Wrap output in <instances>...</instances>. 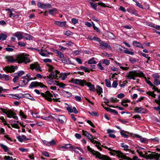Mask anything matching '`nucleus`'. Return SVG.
Returning a JSON list of instances; mask_svg holds the SVG:
<instances>
[{"label":"nucleus","mask_w":160,"mask_h":160,"mask_svg":"<svg viewBox=\"0 0 160 160\" xmlns=\"http://www.w3.org/2000/svg\"><path fill=\"white\" fill-rule=\"evenodd\" d=\"M61 60L62 61V62L64 63L67 64H72V63L71 62V61H70L69 59L67 58H64V57L63 58H62Z\"/></svg>","instance_id":"obj_26"},{"label":"nucleus","mask_w":160,"mask_h":160,"mask_svg":"<svg viewBox=\"0 0 160 160\" xmlns=\"http://www.w3.org/2000/svg\"><path fill=\"white\" fill-rule=\"evenodd\" d=\"M17 138L18 140L21 142H22L24 140H29V139L27 138L24 135H22L21 136H18L17 137Z\"/></svg>","instance_id":"obj_25"},{"label":"nucleus","mask_w":160,"mask_h":160,"mask_svg":"<svg viewBox=\"0 0 160 160\" xmlns=\"http://www.w3.org/2000/svg\"><path fill=\"white\" fill-rule=\"evenodd\" d=\"M90 4L92 8L95 9H96L97 6L96 4L92 2H90Z\"/></svg>","instance_id":"obj_61"},{"label":"nucleus","mask_w":160,"mask_h":160,"mask_svg":"<svg viewBox=\"0 0 160 160\" xmlns=\"http://www.w3.org/2000/svg\"><path fill=\"white\" fill-rule=\"evenodd\" d=\"M7 35L5 34L1 33V40H5L7 38Z\"/></svg>","instance_id":"obj_46"},{"label":"nucleus","mask_w":160,"mask_h":160,"mask_svg":"<svg viewBox=\"0 0 160 160\" xmlns=\"http://www.w3.org/2000/svg\"><path fill=\"white\" fill-rule=\"evenodd\" d=\"M124 52L125 53L131 55H133L134 54V52L129 51L127 49L125 50L124 51Z\"/></svg>","instance_id":"obj_50"},{"label":"nucleus","mask_w":160,"mask_h":160,"mask_svg":"<svg viewBox=\"0 0 160 160\" xmlns=\"http://www.w3.org/2000/svg\"><path fill=\"white\" fill-rule=\"evenodd\" d=\"M56 52L58 54V56L60 57L61 59L64 57L63 54L59 51L56 50Z\"/></svg>","instance_id":"obj_40"},{"label":"nucleus","mask_w":160,"mask_h":160,"mask_svg":"<svg viewBox=\"0 0 160 160\" xmlns=\"http://www.w3.org/2000/svg\"><path fill=\"white\" fill-rule=\"evenodd\" d=\"M97 92L98 95H100L101 94V93L102 92V88L98 85L97 86Z\"/></svg>","instance_id":"obj_33"},{"label":"nucleus","mask_w":160,"mask_h":160,"mask_svg":"<svg viewBox=\"0 0 160 160\" xmlns=\"http://www.w3.org/2000/svg\"><path fill=\"white\" fill-rule=\"evenodd\" d=\"M57 85L60 88H64L66 86V84L61 82L58 83Z\"/></svg>","instance_id":"obj_54"},{"label":"nucleus","mask_w":160,"mask_h":160,"mask_svg":"<svg viewBox=\"0 0 160 160\" xmlns=\"http://www.w3.org/2000/svg\"><path fill=\"white\" fill-rule=\"evenodd\" d=\"M23 33L22 32H17L14 33V36L16 37L18 40L22 39L23 34Z\"/></svg>","instance_id":"obj_21"},{"label":"nucleus","mask_w":160,"mask_h":160,"mask_svg":"<svg viewBox=\"0 0 160 160\" xmlns=\"http://www.w3.org/2000/svg\"><path fill=\"white\" fill-rule=\"evenodd\" d=\"M4 159L6 160H13L12 157L9 156H4Z\"/></svg>","instance_id":"obj_57"},{"label":"nucleus","mask_w":160,"mask_h":160,"mask_svg":"<svg viewBox=\"0 0 160 160\" xmlns=\"http://www.w3.org/2000/svg\"><path fill=\"white\" fill-rule=\"evenodd\" d=\"M18 68V67L17 66H8L5 67L3 69L8 72L12 73L14 72L15 70H17Z\"/></svg>","instance_id":"obj_7"},{"label":"nucleus","mask_w":160,"mask_h":160,"mask_svg":"<svg viewBox=\"0 0 160 160\" xmlns=\"http://www.w3.org/2000/svg\"><path fill=\"white\" fill-rule=\"evenodd\" d=\"M72 82L74 84H79L82 86H83L85 83L86 82V81L84 80L72 79Z\"/></svg>","instance_id":"obj_14"},{"label":"nucleus","mask_w":160,"mask_h":160,"mask_svg":"<svg viewBox=\"0 0 160 160\" xmlns=\"http://www.w3.org/2000/svg\"><path fill=\"white\" fill-rule=\"evenodd\" d=\"M133 44L134 46L138 47H142V45L139 42L137 41H133Z\"/></svg>","instance_id":"obj_37"},{"label":"nucleus","mask_w":160,"mask_h":160,"mask_svg":"<svg viewBox=\"0 0 160 160\" xmlns=\"http://www.w3.org/2000/svg\"><path fill=\"white\" fill-rule=\"evenodd\" d=\"M121 147L123 148L124 150L128 151L129 150H130V149L129 148V146L124 144V143H121Z\"/></svg>","instance_id":"obj_29"},{"label":"nucleus","mask_w":160,"mask_h":160,"mask_svg":"<svg viewBox=\"0 0 160 160\" xmlns=\"http://www.w3.org/2000/svg\"><path fill=\"white\" fill-rule=\"evenodd\" d=\"M84 84L87 85L88 87H89L90 90L93 91L94 90V85L92 84L90 82H87L86 81V82Z\"/></svg>","instance_id":"obj_28"},{"label":"nucleus","mask_w":160,"mask_h":160,"mask_svg":"<svg viewBox=\"0 0 160 160\" xmlns=\"http://www.w3.org/2000/svg\"><path fill=\"white\" fill-rule=\"evenodd\" d=\"M28 56L27 54H19L16 56V59L13 56L9 55L6 56L5 58L7 62L10 63H14L17 61L19 63H24L26 64L30 62Z\"/></svg>","instance_id":"obj_1"},{"label":"nucleus","mask_w":160,"mask_h":160,"mask_svg":"<svg viewBox=\"0 0 160 160\" xmlns=\"http://www.w3.org/2000/svg\"><path fill=\"white\" fill-rule=\"evenodd\" d=\"M25 38L27 40H30L32 39V37L29 34H26L24 36Z\"/></svg>","instance_id":"obj_44"},{"label":"nucleus","mask_w":160,"mask_h":160,"mask_svg":"<svg viewBox=\"0 0 160 160\" xmlns=\"http://www.w3.org/2000/svg\"><path fill=\"white\" fill-rule=\"evenodd\" d=\"M137 151L138 152L139 155L141 157L146 158L149 159H153V158H150L149 155H151L152 153L153 154V153H154V152H151L150 151H148V152H145V154H143L142 152H140L138 150Z\"/></svg>","instance_id":"obj_10"},{"label":"nucleus","mask_w":160,"mask_h":160,"mask_svg":"<svg viewBox=\"0 0 160 160\" xmlns=\"http://www.w3.org/2000/svg\"><path fill=\"white\" fill-rule=\"evenodd\" d=\"M105 81L106 86L108 87H110L111 84L110 81L108 79H106Z\"/></svg>","instance_id":"obj_48"},{"label":"nucleus","mask_w":160,"mask_h":160,"mask_svg":"<svg viewBox=\"0 0 160 160\" xmlns=\"http://www.w3.org/2000/svg\"><path fill=\"white\" fill-rule=\"evenodd\" d=\"M13 76L14 77V78L13 79V82L14 83L17 82L18 79L19 77H18L17 75H14V76Z\"/></svg>","instance_id":"obj_53"},{"label":"nucleus","mask_w":160,"mask_h":160,"mask_svg":"<svg viewBox=\"0 0 160 160\" xmlns=\"http://www.w3.org/2000/svg\"><path fill=\"white\" fill-rule=\"evenodd\" d=\"M24 72L23 71H20L17 73H14V75H17L19 77L23 75L24 73Z\"/></svg>","instance_id":"obj_41"},{"label":"nucleus","mask_w":160,"mask_h":160,"mask_svg":"<svg viewBox=\"0 0 160 160\" xmlns=\"http://www.w3.org/2000/svg\"><path fill=\"white\" fill-rule=\"evenodd\" d=\"M107 132L110 137L112 138H114L116 137L115 135L112 133L113 132V131L110 129H108L107 131Z\"/></svg>","instance_id":"obj_30"},{"label":"nucleus","mask_w":160,"mask_h":160,"mask_svg":"<svg viewBox=\"0 0 160 160\" xmlns=\"http://www.w3.org/2000/svg\"><path fill=\"white\" fill-rule=\"evenodd\" d=\"M88 63L89 64H95L97 63V62L95 60V58H92L88 61Z\"/></svg>","instance_id":"obj_31"},{"label":"nucleus","mask_w":160,"mask_h":160,"mask_svg":"<svg viewBox=\"0 0 160 160\" xmlns=\"http://www.w3.org/2000/svg\"><path fill=\"white\" fill-rule=\"evenodd\" d=\"M48 12L49 14L53 15L57 13V9L56 8H53L52 9L49 10Z\"/></svg>","instance_id":"obj_32"},{"label":"nucleus","mask_w":160,"mask_h":160,"mask_svg":"<svg viewBox=\"0 0 160 160\" xmlns=\"http://www.w3.org/2000/svg\"><path fill=\"white\" fill-rule=\"evenodd\" d=\"M63 93L66 97H70L72 96L71 93L68 91H63Z\"/></svg>","instance_id":"obj_35"},{"label":"nucleus","mask_w":160,"mask_h":160,"mask_svg":"<svg viewBox=\"0 0 160 160\" xmlns=\"http://www.w3.org/2000/svg\"><path fill=\"white\" fill-rule=\"evenodd\" d=\"M30 66V68L32 69H35L36 70H39L40 68L37 63L31 64Z\"/></svg>","instance_id":"obj_22"},{"label":"nucleus","mask_w":160,"mask_h":160,"mask_svg":"<svg viewBox=\"0 0 160 160\" xmlns=\"http://www.w3.org/2000/svg\"><path fill=\"white\" fill-rule=\"evenodd\" d=\"M149 156L150 158L155 159L156 160H160V154L154 152V153L149 155Z\"/></svg>","instance_id":"obj_18"},{"label":"nucleus","mask_w":160,"mask_h":160,"mask_svg":"<svg viewBox=\"0 0 160 160\" xmlns=\"http://www.w3.org/2000/svg\"><path fill=\"white\" fill-rule=\"evenodd\" d=\"M101 61H99V63L97 64L98 68L101 70H103L104 69V68L102 66Z\"/></svg>","instance_id":"obj_39"},{"label":"nucleus","mask_w":160,"mask_h":160,"mask_svg":"<svg viewBox=\"0 0 160 160\" xmlns=\"http://www.w3.org/2000/svg\"><path fill=\"white\" fill-rule=\"evenodd\" d=\"M19 115L22 118L24 119H26L27 118V116L24 114V113L23 112L22 110H20V111L19 112Z\"/></svg>","instance_id":"obj_49"},{"label":"nucleus","mask_w":160,"mask_h":160,"mask_svg":"<svg viewBox=\"0 0 160 160\" xmlns=\"http://www.w3.org/2000/svg\"><path fill=\"white\" fill-rule=\"evenodd\" d=\"M98 5L101 6L102 7H108V6H107L105 4L101 2H99L98 3Z\"/></svg>","instance_id":"obj_59"},{"label":"nucleus","mask_w":160,"mask_h":160,"mask_svg":"<svg viewBox=\"0 0 160 160\" xmlns=\"http://www.w3.org/2000/svg\"><path fill=\"white\" fill-rule=\"evenodd\" d=\"M37 6L39 8L42 9L50 8L52 7L51 5L50 4L42 3L40 2H38Z\"/></svg>","instance_id":"obj_13"},{"label":"nucleus","mask_w":160,"mask_h":160,"mask_svg":"<svg viewBox=\"0 0 160 160\" xmlns=\"http://www.w3.org/2000/svg\"><path fill=\"white\" fill-rule=\"evenodd\" d=\"M147 83L150 85L151 87L152 88V89L155 91L157 92H159V89L157 87H155L150 81H148Z\"/></svg>","instance_id":"obj_27"},{"label":"nucleus","mask_w":160,"mask_h":160,"mask_svg":"<svg viewBox=\"0 0 160 160\" xmlns=\"http://www.w3.org/2000/svg\"><path fill=\"white\" fill-rule=\"evenodd\" d=\"M103 56H106L107 57H111L112 56L111 54H109L107 53L106 52H104L102 53Z\"/></svg>","instance_id":"obj_52"},{"label":"nucleus","mask_w":160,"mask_h":160,"mask_svg":"<svg viewBox=\"0 0 160 160\" xmlns=\"http://www.w3.org/2000/svg\"><path fill=\"white\" fill-rule=\"evenodd\" d=\"M74 148L70 144H65L63 146L59 147V149L62 151H65L66 150L69 149L70 150L72 151Z\"/></svg>","instance_id":"obj_9"},{"label":"nucleus","mask_w":160,"mask_h":160,"mask_svg":"<svg viewBox=\"0 0 160 160\" xmlns=\"http://www.w3.org/2000/svg\"><path fill=\"white\" fill-rule=\"evenodd\" d=\"M155 101L157 104L159 105H160V95L158 96V99H156Z\"/></svg>","instance_id":"obj_60"},{"label":"nucleus","mask_w":160,"mask_h":160,"mask_svg":"<svg viewBox=\"0 0 160 160\" xmlns=\"http://www.w3.org/2000/svg\"><path fill=\"white\" fill-rule=\"evenodd\" d=\"M54 24L58 26L61 27H65L66 25V22L64 21H55L54 22Z\"/></svg>","instance_id":"obj_16"},{"label":"nucleus","mask_w":160,"mask_h":160,"mask_svg":"<svg viewBox=\"0 0 160 160\" xmlns=\"http://www.w3.org/2000/svg\"><path fill=\"white\" fill-rule=\"evenodd\" d=\"M59 72L58 70H55V72H51L48 76V77L49 78H51L50 80V81H52L53 78H54L55 76L57 74H59Z\"/></svg>","instance_id":"obj_15"},{"label":"nucleus","mask_w":160,"mask_h":160,"mask_svg":"<svg viewBox=\"0 0 160 160\" xmlns=\"http://www.w3.org/2000/svg\"><path fill=\"white\" fill-rule=\"evenodd\" d=\"M80 68L81 69L84 70L86 72H89L90 71V69L86 67L83 66H82L80 67Z\"/></svg>","instance_id":"obj_45"},{"label":"nucleus","mask_w":160,"mask_h":160,"mask_svg":"<svg viewBox=\"0 0 160 160\" xmlns=\"http://www.w3.org/2000/svg\"><path fill=\"white\" fill-rule=\"evenodd\" d=\"M129 61L132 63H134L138 62V60L135 58H131L129 59Z\"/></svg>","instance_id":"obj_42"},{"label":"nucleus","mask_w":160,"mask_h":160,"mask_svg":"<svg viewBox=\"0 0 160 160\" xmlns=\"http://www.w3.org/2000/svg\"><path fill=\"white\" fill-rule=\"evenodd\" d=\"M0 109L3 112L5 113L7 117L9 118H13L14 119L17 120L18 119V117L16 116V114L11 110H7L2 108H0Z\"/></svg>","instance_id":"obj_5"},{"label":"nucleus","mask_w":160,"mask_h":160,"mask_svg":"<svg viewBox=\"0 0 160 160\" xmlns=\"http://www.w3.org/2000/svg\"><path fill=\"white\" fill-rule=\"evenodd\" d=\"M41 95L42 97H44L45 99L48 101L51 102L53 100L55 102H59V98H52V97H53L52 94L49 91H47L45 92V93H41Z\"/></svg>","instance_id":"obj_4"},{"label":"nucleus","mask_w":160,"mask_h":160,"mask_svg":"<svg viewBox=\"0 0 160 160\" xmlns=\"http://www.w3.org/2000/svg\"><path fill=\"white\" fill-rule=\"evenodd\" d=\"M111 69L113 71H118L119 70V68H117L114 66L111 67Z\"/></svg>","instance_id":"obj_63"},{"label":"nucleus","mask_w":160,"mask_h":160,"mask_svg":"<svg viewBox=\"0 0 160 160\" xmlns=\"http://www.w3.org/2000/svg\"><path fill=\"white\" fill-rule=\"evenodd\" d=\"M100 48L102 49L108 48L110 50L112 49L110 45L107 42L101 41L99 43Z\"/></svg>","instance_id":"obj_12"},{"label":"nucleus","mask_w":160,"mask_h":160,"mask_svg":"<svg viewBox=\"0 0 160 160\" xmlns=\"http://www.w3.org/2000/svg\"><path fill=\"white\" fill-rule=\"evenodd\" d=\"M88 151H90L93 155H95L96 157L102 160H111V158L105 155H102L99 152L92 150L89 146L87 147Z\"/></svg>","instance_id":"obj_2"},{"label":"nucleus","mask_w":160,"mask_h":160,"mask_svg":"<svg viewBox=\"0 0 160 160\" xmlns=\"http://www.w3.org/2000/svg\"><path fill=\"white\" fill-rule=\"evenodd\" d=\"M56 120H58L60 123L63 124L64 121L66 120V118L64 116L60 115Z\"/></svg>","instance_id":"obj_23"},{"label":"nucleus","mask_w":160,"mask_h":160,"mask_svg":"<svg viewBox=\"0 0 160 160\" xmlns=\"http://www.w3.org/2000/svg\"><path fill=\"white\" fill-rule=\"evenodd\" d=\"M82 132V135L87 137V138L89 140H91L93 138L92 136L87 132V131L83 130Z\"/></svg>","instance_id":"obj_24"},{"label":"nucleus","mask_w":160,"mask_h":160,"mask_svg":"<svg viewBox=\"0 0 160 160\" xmlns=\"http://www.w3.org/2000/svg\"><path fill=\"white\" fill-rule=\"evenodd\" d=\"M42 154L46 157H49V155L48 153L46 151H43L42 152Z\"/></svg>","instance_id":"obj_55"},{"label":"nucleus","mask_w":160,"mask_h":160,"mask_svg":"<svg viewBox=\"0 0 160 160\" xmlns=\"http://www.w3.org/2000/svg\"><path fill=\"white\" fill-rule=\"evenodd\" d=\"M140 140L142 142L147 143L148 142L147 139L145 138L141 137L140 138Z\"/></svg>","instance_id":"obj_47"},{"label":"nucleus","mask_w":160,"mask_h":160,"mask_svg":"<svg viewBox=\"0 0 160 160\" xmlns=\"http://www.w3.org/2000/svg\"><path fill=\"white\" fill-rule=\"evenodd\" d=\"M7 10L9 11V17H11L12 16L13 17L15 18L18 19V20L21 19V17H20V15L19 14H16V13H17V12L14 11L13 9H7Z\"/></svg>","instance_id":"obj_8"},{"label":"nucleus","mask_w":160,"mask_h":160,"mask_svg":"<svg viewBox=\"0 0 160 160\" xmlns=\"http://www.w3.org/2000/svg\"><path fill=\"white\" fill-rule=\"evenodd\" d=\"M92 26H93V27L94 28V29L97 32H100V30H99V29L97 27H96L95 26V25L94 24V23L93 22H92Z\"/></svg>","instance_id":"obj_51"},{"label":"nucleus","mask_w":160,"mask_h":160,"mask_svg":"<svg viewBox=\"0 0 160 160\" xmlns=\"http://www.w3.org/2000/svg\"><path fill=\"white\" fill-rule=\"evenodd\" d=\"M154 83L155 85L157 86L160 84V81L157 79H155Z\"/></svg>","instance_id":"obj_56"},{"label":"nucleus","mask_w":160,"mask_h":160,"mask_svg":"<svg viewBox=\"0 0 160 160\" xmlns=\"http://www.w3.org/2000/svg\"><path fill=\"white\" fill-rule=\"evenodd\" d=\"M19 150L22 152H27L28 151L27 149L20 148H19Z\"/></svg>","instance_id":"obj_62"},{"label":"nucleus","mask_w":160,"mask_h":160,"mask_svg":"<svg viewBox=\"0 0 160 160\" xmlns=\"http://www.w3.org/2000/svg\"><path fill=\"white\" fill-rule=\"evenodd\" d=\"M25 97L26 98H28L32 101H35V99L34 98L30 96V95L28 93L26 94L25 95Z\"/></svg>","instance_id":"obj_43"},{"label":"nucleus","mask_w":160,"mask_h":160,"mask_svg":"<svg viewBox=\"0 0 160 160\" xmlns=\"http://www.w3.org/2000/svg\"><path fill=\"white\" fill-rule=\"evenodd\" d=\"M127 132L124 130H121L120 131V133L122 136L124 137L125 138H127L128 137V136L127 135L126 133Z\"/></svg>","instance_id":"obj_38"},{"label":"nucleus","mask_w":160,"mask_h":160,"mask_svg":"<svg viewBox=\"0 0 160 160\" xmlns=\"http://www.w3.org/2000/svg\"><path fill=\"white\" fill-rule=\"evenodd\" d=\"M38 86L40 87L41 88L45 87V85L41 82H32L29 85V88H32L33 87H36Z\"/></svg>","instance_id":"obj_11"},{"label":"nucleus","mask_w":160,"mask_h":160,"mask_svg":"<svg viewBox=\"0 0 160 160\" xmlns=\"http://www.w3.org/2000/svg\"><path fill=\"white\" fill-rule=\"evenodd\" d=\"M110 153L112 155H116L119 158L125 160H128V158L120 151L114 150H112V152H110Z\"/></svg>","instance_id":"obj_6"},{"label":"nucleus","mask_w":160,"mask_h":160,"mask_svg":"<svg viewBox=\"0 0 160 160\" xmlns=\"http://www.w3.org/2000/svg\"><path fill=\"white\" fill-rule=\"evenodd\" d=\"M134 111L138 113H145L146 112L145 109L141 107H136L135 108Z\"/></svg>","instance_id":"obj_19"},{"label":"nucleus","mask_w":160,"mask_h":160,"mask_svg":"<svg viewBox=\"0 0 160 160\" xmlns=\"http://www.w3.org/2000/svg\"><path fill=\"white\" fill-rule=\"evenodd\" d=\"M43 142L44 145L48 146L55 145L56 144L55 141L52 140L51 141L48 142L46 140H43Z\"/></svg>","instance_id":"obj_17"},{"label":"nucleus","mask_w":160,"mask_h":160,"mask_svg":"<svg viewBox=\"0 0 160 160\" xmlns=\"http://www.w3.org/2000/svg\"><path fill=\"white\" fill-rule=\"evenodd\" d=\"M144 76L143 73L141 71H132L129 72L127 75V78L130 79L135 80V77H143Z\"/></svg>","instance_id":"obj_3"},{"label":"nucleus","mask_w":160,"mask_h":160,"mask_svg":"<svg viewBox=\"0 0 160 160\" xmlns=\"http://www.w3.org/2000/svg\"><path fill=\"white\" fill-rule=\"evenodd\" d=\"M106 66H108L110 63L109 60L107 59H103L101 61Z\"/></svg>","instance_id":"obj_36"},{"label":"nucleus","mask_w":160,"mask_h":160,"mask_svg":"<svg viewBox=\"0 0 160 160\" xmlns=\"http://www.w3.org/2000/svg\"><path fill=\"white\" fill-rule=\"evenodd\" d=\"M65 45H67L69 46L72 47L73 45L74 44V43L71 42V41H68L67 43L65 44Z\"/></svg>","instance_id":"obj_58"},{"label":"nucleus","mask_w":160,"mask_h":160,"mask_svg":"<svg viewBox=\"0 0 160 160\" xmlns=\"http://www.w3.org/2000/svg\"><path fill=\"white\" fill-rule=\"evenodd\" d=\"M0 145L1 147L3 149L5 152H8L9 151V150L7 146L4 145L3 144H1Z\"/></svg>","instance_id":"obj_34"},{"label":"nucleus","mask_w":160,"mask_h":160,"mask_svg":"<svg viewBox=\"0 0 160 160\" xmlns=\"http://www.w3.org/2000/svg\"><path fill=\"white\" fill-rule=\"evenodd\" d=\"M125 95L124 94L120 93L118 95L117 97L118 98H122L124 97Z\"/></svg>","instance_id":"obj_64"},{"label":"nucleus","mask_w":160,"mask_h":160,"mask_svg":"<svg viewBox=\"0 0 160 160\" xmlns=\"http://www.w3.org/2000/svg\"><path fill=\"white\" fill-rule=\"evenodd\" d=\"M39 52L42 56H48V55L50 54V52H48L46 50L42 49L40 50V52Z\"/></svg>","instance_id":"obj_20"}]
</instances>
